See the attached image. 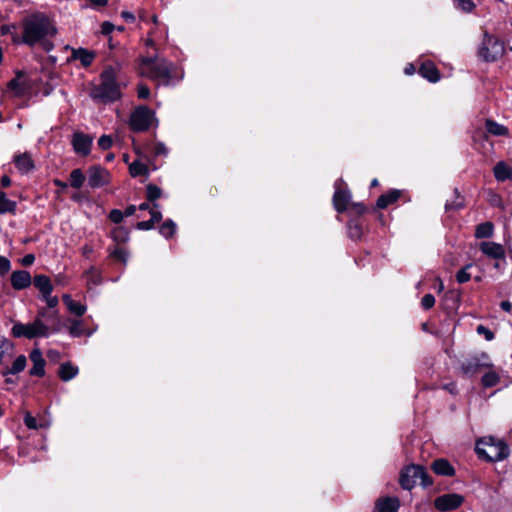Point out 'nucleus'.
<instances>
[{"label": "nucleus", "instance_id": "nucleus-1", "mask_svg": "<svg viewBox=\"0 0 512 512\" xmlns=\"http://www.w3.org/2000/svg\"><path fill=\"white\" fill-rule=\"evenodd\" d=\"M21 28L22 34L13 33V43L16 45L26 44L33 47L57 33L53 21L42 12H34L24 17L21 21Z\"/></svg>", "mask_w": 512, "mask_h": 512}, {"label": "nucleus", "instance_id": "nucleus-2", "mask_svg": "<svg viewBox=\"0 0 512 512\" xmlns=\"http://www.w3.org/2000/svg\"><path fill=\"white\" fill-rule=\"evenodd\" d=\"M117 71L112 66H107L100 75L101 82L95 85L90 96L94 101L110 103L121 97L120 86L116 81Z\"/></svg>", "mask_w": 512, "mask_h": 512}, {"label": "nucleus", "instance_id": "nucleus-3", "mask_svg": "<svg viewBox=\"0 0 512 512\" xmlns=\"http://www.w3.org/2000/svg\"><path fill=\"white\" fill-rule=\"evenodd\" d=\"M475 451L479 458L490 462L506 459L510 454L509 446L494 437H484L476 442Z\"/></svg>", "mask_w": 512, "mask_h": 512}, {"label": "nucleus", "instance_id": "nucleus-4", "mask_svg": "<svg viewBox=\"0 0 512 512\" xmlns=\"http://www.w3.org/2000/svg\"><path fill=\"white\" fill-rule=\"evenodd\" d=\"M142 74L167 85L171 79V64L162 58H145L142 61Z\"/></svg>", "mask_w": 512, "mask_h": 512}, {"label": "nucleus", "instance_id": "nucleus-5", "mask_svg": "<svg viewBox=\"0 0 512 512\" xmlns=\"http://www.w3.org/2000/svg\"><path fill=\"white\" fill-rule=\"evenodd\" d=\"M417 480H420L423 487H428L433 483L426 470L420 465H410L401 471L399 482L403 489H412Z\"/></svg>", "mask_w": 512, "mask_h": 512}, {"label": "nucleus", "instance_id": "nucleus-6", "mask_svg": "<svg viewBox=\"0 0 512 512\" xmlns=\"http://www.w3.org/2000/svg\"><path fill=\"white\" fill-rule=\"evenodd\" d=\"M11 334L15 338L25 337L33 339L36 337H48L50 329L39 317H36L32 323L23 324L16 322L12 327Z\"/></svg>", "mask_w": 512, "mask_h": 512}, {"label": "nucleus", "instance_id": "nucleus-7", "mask_svg": "<svg viewBox=\"0 0 512 512\" xmlns=\"http://www.w3.org/2000/svg\"><path fill=\"white\" fill-rule=\"evenodd\" d=\"M503 53V43L485 32L482 43L478 49V56L486 62H494L501 57Z\"/></svg>", "mask_w": 512, "mask_h": 512}, {"label": "nucleus", "instance_id": "nucleus-8", "mask_svg": "<svg viewBox=\"0 0 512 512\" xmlns=\"http://www.w3.org/2000/svg\"><path fill=\"white\" fill-rule=\"evenodd\" d=\"M153 122H157L155 113L146 106H139L132 112L129 126L134 132H143L148 130Z\"/></svg>", "mask_w": 512, "mask_h": 512}, {"label": "nucleus", "instance_id": "nucleus-9", "mask_svg": "<svg viewBox=\"0 0 512 512\" xmlns=\"http://www.w3.org/2000/svg\"><path fill=\"white\" fill-rule=\"evenodd\" d=\"M493 365L486 353H479L463 360L460 364L461 372L466 377L478 374L484 368H491Z\"/></svg>", "mask_w": 512, "mask_h": 512}, {"label": "nucleus", "instance_id": "nucleus-10", "mask_svg": "<svg viewBox=\"0 0 512 512\" xmlns=\"http://www.w3.org/2000/svg\"><path fill=\"white\" fill-rule=\"evenodd\" d=\"M464 497L457 493H447L437 497L434 500V506L437 510L446 512L451 511L462 505Z\"/></svg>", "mask_w": 512, "mask_h": 512}, {"label": "nucleus", "instance_id": "nucleus-11", "mask_svg": "<svg viewBox=\"0 0 512 512\" xmlns=\"http://www.w3.org/2000/svg\"><path fill=\"white\" fill-rule=\"evenodd\" d=\"M109 179V173L101 166L95 165L88 170V185L91 188H99L104 186Z\"/></svg>", "mask_w": 512, "mask_h": 512}, {"label": "nucleus", "instance_id": "nucleus-12", "mask_svg": "<svg viewBox=\"0 0 512 512\" xmlns=\"http://www.w3.org/2000/svg\"><path fill=\"white\" fill-rule=\"evenodd\" d=\"M93 137L82 132H75L72 137V146L77 154L87 156L91 151Z\"/></svg>", "mask_w": 512, "mask_h": 512}, {"label": "nucleus", "instance_id": "nucleus-13", "mask_svg": "<svg viewBox=\"0 0 512 512\" xmlns=\"http://www.w3.org/2000/svg\"><path fill=\"white\" fill-rule=\"evenodd\" d=\"M32 278L28 271L17 270L11 274V285L15 290H23L31 285Z\"/></svg>", "mask_w": 512, "mask_h": 512}, {"label": "nucleus", "instance_id": "nucleus-14", "mask_svg": "<svg viewBox=\"0 0 512 512\" xmlns=\"http://www.w3.org/2000/svg\"><path fill=\"white\" fill-rule=\"evenodd\" d=\"M480 250L483 254L493 259H502L505 257V250L501 244L495 242H482Z\"/></svg>", "mask_w": 512, "mask_h": 512}, {"label": "nucleus", "instance_id": "nucleus-15", "mask_svg": "<svg viewBox=\"0 0 512 512\" xmlns=\"http://www.w3.org/2000/svg\"><path fill=\"white\" fill-rule=\"evenodd\" d=\"M14 163L17 169L23 174L30 173L35 168L34 161L27 152L15 155Z\"/></svg>", "mask_w": 512, "mask_h": 512}, {"label": "nucleus", "instance_id": "nucleus-16", "mask_svg": "<svg viewBox=\"0 0 512 512\" xmlns=\"http://www.w3.org/2000/svg\"><path fill=\"white\" fill-rule=\"evenodd\" d=\"M351 193L347 190L337 189L333 195V205L337 212H344L350 203Z\"/></svg>", "mask_w": 512, "mask_h": 512}, {"label": "nucleus", "instance_id": "nucleus-17", "mask_svg": "<svg viewBox=\"0 0 512 512\" xmlns=\"http://www.w3.org/2000/svg\"><path fill=\"white\" fill-rule=\"evenodd\" d=\"M95 58L93 51L85 48H72V54L70 60H79L84 67H89Z\"/></svg>", "mask_w": 512, "mask_h": 512}, {"label": "nucleus", "instance_id": "nucleus-18", "mask_svg": "<svg viewBox=\"0 0 512 512\" xmlns=\"http://www.w3.org/2000/svg\"><path fill=\"white\" fill-rule=\"evenodd\" d=\"M33 284L41 292L42 296H48V294H51L53 291L51 280L46 275H35Z\"/></svg>", "mask_w": 512, "mask_h": 512}, {"label": "nucleus", "instance_id": "nucleus-19", "mask_svg": "<svg viewBox=\"0 0 512 512\" xmlns=\"http://www.w3.org/2000/svg\"><path fill=\"white\" fill-rule=\"evenodd\" d=\"M431 468L437 475L453 476L455 474L454 468L446 459L443 458L435 460L432 463Z\"/></svg>", "mask_w": 512, "mask_h": 512}, {"label": "nucleus", "instance_id": "nucleus-20", "mask_svg": "<svg viewBox=\"0 0 512 512\" xmlns=\"http://www.w3.org/2000/svg\"><path fill=\"white\" fill-rule=\"evenodd\" d=\"M376 508L378 512H396L399 508V500L396 497H387L378 500Z\"/></svg>", "mask_w": 512, "mask_h": 512}, {"label": "nucleus", "instance_id": "nucleus-21", "mask_svg": "<svg viewBox=\"0 0 512 512\" xmlns=\"http://www.w3.org/2000/svg\"><path fill=\"white\" fill-rule=\"evenodd\" d=\"M62 299L70 313L76 316H82L86 312V306L74 301L69 294L63 295Z\"/></svg>", "mask_w": 512, "mask_h": 512}, {"label": "nucleus", "instance_id": "nucleus-22", "mask_svg": "<svg viewBox=\"0 0 512 512\" xmlns=\"http://www.w3.org/2000/svg\"><path fill=\"white\" fill-rule=\"evenodd\" d=\"M400 197V191L391 190L386 194H382L378 199L376 206L377 208L384 209L388 207L390 204L396 202Z\"/></svg>", "mask_w": 512, "mask_h": 512}, {"label": "nucleus", "instance_id": "nucleus-23", "mask_svg": "<svg viewBox=\"0 0 512 512\" xmlns=\"http://www.w3.org/2000/svg\"><path fill=\"white\" fill-rule=\"evenodd\" d=\"M419 73L430 82H437L439 80V72L435 65L430 62L423 63L419 69Z\"/></svg>", "mask_w": 512, "mask_h": 512}, {"label": "nucleus", "instance_id": "nucleus-24", "mask_svg": "<svg viewBox=\"0 0 512 512\" xmlns=\"http://www.w3.org/2000/svg\"><path fill=\"white\" fill-rule=\"evenodd\" d=\"M494 176L498 181H506L512 177V169L504 162H498L494 167Z\"/></svg>", "mask_w": 512, "mask_h": 512}, {"label": "nucleus", "instance_id": "nucleus-25", "mask_svg": "<svg viewBox=\"0 0 512 512\" xmlns=\"http://www.w3.org/2000/svg\"><path fill=\"white\" fill-rule=\"evenodd\" d=\"M485 127L487 132L494 136H506L509 133L507 127L491 119L486 120Z\"/></svg>", "mask_w": 512, "mask_h": 512}, {"label": "nucleus", "instance_id": "nucleus-26", "mask_svg": "<svg viewBox=\"0 0 512 512\" xmlns=\"http://www.w3.org/2000/svg\"><path fill=\"white\" fill-rule=\"evenodd\" d=\"M78 374V368L70 363H63L59 367V377L63 381H69Z\"/></svg>", "mask_w": 512, "mask_h": 512}, {"label": "nucleus", "instance_id": "nucleus-27", "mask_svg": "<svg viewBox=\"0 0 512 512\" xmlns=\"http://www.w3.org/2000/svg\"><path fill=\"white\" fill-rule=\"evenodd\" d=\"M16 207V202L7 198V195L3 191H0V214H14L16 211Z\"/></svg>", "mask_w": 512, "mask_h": 512}, {"label": "nucleus", "instance_id": "nucleus-28", "mask_svg": "<svg viewBox=\"0 0 512 512\" xmlns=\"http://www.w3.org/2000/svg\"><path fill=\"white\" fill-rule=\"evenodd\" d=\"M24 75L22 71L16 73V77L9 81L8 88L13 90L17 96H21L25 92V85L20 81V78Z\"/></svg>", "mask_w": 512, "mask_h": 512}, {"label": "nucleus", "instance_id": "nucleus-29", "mask_svg": "<svg viewBox=\"0 0 512 512\" xmlns=\"http://www.w3.org/2000/svg\"><path fill=\"white\" fill-rule=\"evenodd\" d=\"M27 364V359L24 355H19L13 362L11 368L3 372V375L18 374L22 372Z\"/></svg>", "mask_w": 512, "mask_h": 512}, {"label": "nucleus", "instance_id": "nucleus-30", "mask_svg": "<svg viewBox=\"0 0 512 512\" xmlns=\"http://www.w3.org/2000/svg\"><path fill=\"white\" fill-rule=\"evenodd\" d=\"M493 234V224L491 222H484L479 224L475 230V236L478 239L489 238Z\"/></svg>", "mask_w": 512, "mask_h": 512}, {"label": "nucleus", "instance_id": "nucleus-31", "mask_svg": "<svg viewBox=\"0 0 512 512\" xmlns=\"http://www.w3.org/2000/svg\"><path fill=\"white\" fill-rule=\"evenodd\" d=\"M85 181V175L81 169H74L70 173V185L75 189H80Z\"/></svg>", "mask_w": 512, "mask_h": 512}, {"label": "nucleus", "instance_id": "nucleus-32", "mask_svg": "<svg viewBox=\"0 0 512 512\" xmlns=\"http://www.w3.org/2000/svg\"><path fill=\"white\" fill-rule=\"evenodd\" d=\"M111 236L116 243H125L129 239V231L126 228L119 226L113 229Z\"/></svg>", "mask_w": 512, "mask_h": 512}, {"label": "nucleus", "instance_id": "nucleus-33", "mask_svg": "<svg viewBox=\"0 0 512 512\" xmlns=\"http://www.w3.org/2000/svg\"><path fill=\"white\" fill-rule=\"evenodd\" d=\"M176 232V224L173 220H166L159 228V233L165 238H170Z\"/></svg>", "mask_w": 512, "mask_h": 512}, {"label": "nucleus", "instance_id": "nucleus-34", "mask_svg": "<svg viewBox=\"0 0 512 512\" xmlns=\"http://www.w3.org/2000/svg\"><path fill=\"white\" fill-rule=\"evenodd\" d=\"M362 233H363L362 227L357 221L351 220L348 223V236L352 240L360 239L362 236Z\"/></svg>", "mask_w": 512, "mask_h": 512}, {"label": "nucleus", "instance_id": "nucleus-35", "mask_svg": "<svg viewBox=\"0 0 512 512\" xmlns=\"http://www.w3.org/2000/svg\"><path fill=\"white\" fill-rule=\"evenodd\" d=\"M129 171L133 177L148 175L147 166L141 163L140 161H134L133 163H131L129 166Z\"/></svg>", "mask_w": 512, "mask_h": 512}, {"label": "nucleus", "instance_id": "nucleus-36", "mask_svg": "<svg viewBox=\"0 0 512 512\" xmlns=\"http://www.w3.org/2000/svg\"><path fill=\"white\" fill-rule=\"evenodd\" d=\"M499 380L500 378L496 372L488 371L483 375L481 382L484 387H493L498 384Z\"/></svg>", "mask_w": 512, "mask_h": 512}, {"label": "nucleus", "instance_id": "nucleus-37", "mask_svg": "<svg viewBox=\"0 0 512 512\" xmlns=\"http://www.w3.org/2000/svg\"><path fill=\"white\" fill-rule=\"evenodd\" d=\"M161 195L162 190L155 184L150 183L146 186V198L148 201L155 203V200L160 198Z\"/></svg>", "mask_w": 512, "mask_h": 512}, {"label": "nucleus", "instance_id": "nucleus-38", "mask_svg": "<svg viewBox=\"0 0 512 512\" xmlns=\"http://www.w3.org/2000/svg\"><path fill=\"white\" fill-rule=\"evenodd\" d=\"M71 326L69 328V333L73 337H80L84 334V329L82 328V321L81 320H71Z\"/></svg>", "mask_w": 512, "mask_h": 512}, {"label": "nucleus", "instance_id": "nucleus-39", "mask_svg": "<svg viewBox=\"0 0 512 512\" xmlns=\"http://www.w3.org/2000/svg\"><path fill=\"white\" fill-rule=\"evenodd\" d=\"M472 267V264H467L456 273V280L458 283H466L471 279V274L468 273V269Z\"/></svg>", "mask_w": 512, "mask_h": 512}, {"label": "nucleus", "instance_id": "nucleus-40", "mask_svg": "<svg viewBox=\"0 0 512 512\" xmlns=\"http://www.w3.org/2000/svg\"><path fill=\"white\" fill-rule=\"evenodd\" d=\"M33 366L30 369L29 373L31 376L43 377L45 375V364L46 361L42 362H32Z\"/></svg>", "mask_w": 512, "mask_h": 512}, {"label": "nucleus", "instance_id": "nucleus-41", "mask_svg": "<svg viewBox=\"0 0 512 512\" xmlns=\"http://www.w3.org/2000/svg\"><path fill=\"white\" fill-rule=\"evenodd\" d=\"M111 256L123 263H126L127 261V257H128V252L122 248V247H119V246H116L112 252H111Z\"/></svg>", "mask_w": 512, "mask_h": 512}, {"label": "nucleus", "instance_id": "nucleus-42", "mask_svg": "<svg viewBox=\"0 0 512 512\" xmlns=\"http://www.w3.org/2000/svg\"><path fill=\"white\" fill-rule=\"evenodd\" d=\"M455 5L464 12H471L475 4L472 0H454Z\"/></svg>", "mask_w": 512, "mask_h": 512}, {"label": "nucleus", "instance_id": "nucleus-43", "mask_svg": "<svg viewBox=\"0 0 512 512\" xmlns=\"http://www.w3.org/2000/svg\"><path fill=\"white\" fill-rule=\"evenodd\" d=\"M455 194H458L457 189H455ZM456 198H459V195H457ZM462 207H463V202H462V200H459V199H457L455 201L447 200L446 204H445L446 211L458 210Z\"/></svg>", "mask_w": 512, "mask_h": 512}, {"label": "nucleus", "instance_id": "nucleus-44", "mask_svg": "<svg viewBox=\"0 0 512 512\" xmlns=\"http://www.w3.org/2000/svg\"><path fill=\"white\" fill-rule=\"evenodd\" d=\"M11 269V262L5 256H0V276H4Z\"/></svg>", "mask_w": 512, "mask_h": 512}, {"label": "nucleus", "instance_id": "nucleus-45", "mask_svg": "<svg viewBox=\"0 0 512 512\" xmlns=\"http://www.w3.org/2000/svg\"><path fill=\"white\" fill-rule=\"evenodd\" d=\"M112 138L109 135H102L98 140V146L102 150H108L112 146Z\"/></svg>", "mask_w": 512, "mask_h": 512}, {"label": "nucleus", "instance_id": "nucleus-46", "mask_svg": "<svg viewBox=\"0 0 512 512\" xmlns=\"http://www.w3.org/2000/svg\"><path fill=\"white\" fill-rule=\"evenodd\" d=\"M159 208L158 203L152 204V209L150 210L151 218L150 220L155 224L162 220V213L160 211H157L156 209Z\"/></svg>", "mask_w": 512, "mask_h": 512}, {"label": "nucleus", "instance_id": "nucleus-47", "mask_svg": "<svg viewBox=\"0 0 512 512\" xmlns=\"http://www.w3.org/2000/svg\"><path fill=\"white\" fill-rule=\"evenodd\" d=\"M435 304V297L432 294H426L421 300V305L425 310L432 308Z\"/></svg>", "mask_w": 512, "mask_h": 512}, {"label": "nucleus", "instance_id": "nucleus-48", "mask_svg": "<svg viewBox=\"0 0 512 512\" xmlns=\"http://www.w3.org/2000/svg\"><path fill=\"white\" fill-rule=\"evenodd\" d=\"M0 32L3 36L10 35L12 40H13V33H18L17 26L15 24L2 25L0 27Z\"/></svg>", "mask_w": 512, "mask_h": 512}, {"label": "nucleus", "instance_id": "nucleus-49", "mask_svg": "<svg viewBox=\"0 0 512 512\" xmlns=\"http://www.w3.org/2000/svg\"><path fill=\"white\" fill-rule=\"evenodd\" d=\"M476 331L479 335H484L486 340L491 341L494 339V333L483 325H478Z\"/></svg>", "mask_w": 512, "mask_h": 512}, {"label": "nucleus", "instance_id": "nucleus-50", "mask_svg": "<svg viewBox=\"0 0 512 512\" xmlns=\"http://www.w3.org/2000/svg\"><path fill=\"white\" fill-rule=\"evenodd\" d=\"M24 423L29 429H37L38 428L36 418L33 417L29 412H27L24 416Z\"/></svg>", "mask_w": 512, "mask_h": 512}, {"label": "nucleus", "instance_id": "nucleus-51", "mask_svg": "<svg viewBox=\"0 0 512 512\" xmlns=\"http://www.w3.org/2000/svg\"><path fill=\"white\" fill-rule=\"evenodd\" d=\"M87 279H88V282H92L93 284L95 285H98L99 283H101V278H100V275L98 274V272L96 270H94L93 268H91L88 272H87Z\"/></svg>", "mask_w": 512, "mask_h": 512}, {"label": "nucleus", "instance_id": "nucleus-52", "mask_svg": "<svg viewBox=\"0 0 512 512\" xmlns=\"http://www.w3.org/2000/svg\"><path fill=\"white\" fill-rule=\"evenodd\" d=\"M124 214L118 209H114L110 212L109 218L114 223H120L123 220Z\"/></svg>", "mask_w": 512, "mask_h": 512}, {"label": "nucleus", "instance_id": "nucleus-53", "mask_svg": "<svg viewBox=\"0 0 512 512\" xmlns=\"http://www.w3.org/2000/svg\"><path fill=\"white\" fill-rule=\"evenodd\" d=\"M154 154L155 155H164L166 156L168 154V149L166 148V146L164 145V143L162 142H158L155 144L154 146Z\"/></svg>", "mask_w": 512, "mask_h": 512}, {"label": "nucleus", "instance_id": "nucleus-54", "mask_svg": "<svg viewBox=\"0 0 512 512\" xmlns=\"http://www.w3.org/2000/svg\"><path fill=\"white\" fill-rule=\"evenodd\" d=\"M30 360L32 362H42V361H45V359L42 356V352L38 348L33 349L31 351V353H30Z\"/></svg>", "mask_w": 512, "mask_h": 512}, {"label": "nucleus", "instance_id": "nucleus-55", "mask_svg": "<svg viewBox=\"0 0 512 512\" xmlns=\"http://www.w3.org/2000/svg\"><path fill=\"white\" fill-rule=\"evenodd\" d=\"M11 348V343L5 338H0V361L3 358L4 353Z\"/></svg>", "mask_w": 512, "mask_h": 512}, {"label": "nucleus", "instance_id": "nucleus-56", "mask_svg": "<svg viewBox=\"0 0 512 512\" xmlns=\"http://www.w3.org/2000/svg\"><path fill=\"white\" fill-rule=\"evenodd\" d=\"M150 95V90L146 85L138 86V97L141 99H146Z\"/></svg>", "mask_w": 512, "mask_h": 512}, {"label": "nucleus", "instance_id": "nucleus-57", "mask_svg": "<svg viewBox=\"0 0 512 512\" xmlns=\"http://www.w3.org/2000/svg\"><path fill=\"white\" fill-rule=\"evenodd\" d=\"M154 223L149 219L147 221H141L137 223V229L139 230H150L154 227Z\"/></svg>", "mask_w": 512, "mask_h": 512}, {"label": "nucleus", "instance_id": "nucleus-58", "mask_svg": "<svg viewBox=\"0 0 512 512\" xmlns=\"http://www.w3.org/2000/svg\"><path fill=\"white\" fill-rule=\"evenodd\" d=\"M115 26L110 22H103L101 25V32L104 35H109L113 30Z\"/></svg>", "mask_w": 512, "mask_h": 512}, {"label": "nucleus", "instance_id": "nucleus-59", "mask_svg": "<svg viewBox=\"0 0 512 512\" xmlns=\"http://www.w3.org/2000/svg\"><path fill=\"white\" fill-rule=\"evenodd\" d=\"M350 207L358 215H361L366 211V207L362 203H351Z\"/></svg>", "mask_w": 512, "mask_h": 512}, {"label": "nucleus", "instance_id": "nucleus-60", "mask_svg": "<svg viewBox=\"0 0 512 512\" xmlns=\"http://www.w3.org/2000/svg\"><path fill=\"white\" fill-rule=\"evenodd\" d=\"M43 298L50 308H54L58 304V298L56 296L53 297L51 294H48V296H43Z\"/></svg>", "mask_w": 512, "mask_h": 512}, {"label": "nucleus", "instance_id": "nucleus-61", "mask_svg": "<svg viewBox=\"0 0 512 512\" xmlns=\"http://www.w3.org/2000/svg\"><path fill=\"white\" fill-rule=\"evenodd\" d=\"M34 261H35V256L33 254H27L21 260V262L24 266H30L34 263Z\"/></svg>", "mask_w": 512, "mask_h": 512}, {"label": "nucleus", "instance_id": "nucleus-62", "mask_svg": "<svg viewBox=\"0 0 512 512\" xmlns=\"http://www.w3.org/2000/svg\"><path fill=\"white\" fill-rule=\"evenodd\" d=\"M121 16L128 22H132L135 19L134 15L128 11H122Z\"/></svg>", "mask_w": 512, "mask_h": 512}, {"label": "nucleus", "instance_id": "nucleus-63", "mask_svg": "<svg viewBox=\"0 0 512 512\" xmlns=\"http://www.w3.org/2000/svg\"><path fill=\"white\" fill-rule=\"evenodd\" d=\"M500 307L506 312H511L512 310V304L509 301H502Z\"/></svg>", "mask_w": 512, "mask_h": 512}, {"label": "nucleus", "instance_id": "nucleus-64", "mask_svg": "<svg viewBox=\"0 0 512 512\" xmlns=\"http://www.w3.org/2000/svg\"><path fill=\"white\" fill-rule=\"evenodd\" d=\"M135 211H136V206H135V205H129V206L125 209V211H124V213H123V214H124V216H127V217H128V216L133 215V214L135 213Z\"/></svg>", "mask_w": 512, "mask_h": 512}]
</instances>
